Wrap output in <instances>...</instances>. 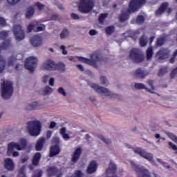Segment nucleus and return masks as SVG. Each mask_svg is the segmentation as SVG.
Wrapping results in <instances>:
<instances>
[{
  "label": "nucleus",
  "mask_w": 177,
  "mask_h": 177,
  "mask_svg": "<svg viewBox=\"0 0 177 177\" xmlns=\"http://www.w3.org/2000/svg\"><path fill=\"white\" fill-rule=\"evenodd\" d=\"M1 92L3 99H9L13 95V84L10 82L3 81L1 84Z\"/></svg>",
  "instance_id": "1"
},
{
  "label": "nucleus",
  "mask_w": 177,
  "mask_h": 177,
  "mask_svg": "<svg viewBox=\"0 0 177 177\" xmlns=\"http://www.w3.org/2000/svg\"><path fill=\"white\" fill-rule=\"evenodd\" d=\"M28 131L30 136H38L41 133V122L38 120L30 121L27 123Z\"/></svg>",
  "instance_id": "2"
},
{
  "label": "nucleus",
  "mask_w": 177,
  "mask_h": 177,
  "mask_svg": "<svg viewBox=\"0 0 177 177\" xmlns=\"http://www.w3.org/2000/svg\"><path fill=\"white\" fill-rule=\"evenodd\" d=\"M129 59L133 63H142L145 60V55L139 48H131L129 51Z\"/></svg>",
  "instance_id": "3"
},
{
  "label": "nucleus",
  "mask_w": 177,
  "mask_h": 177,
  "mask_svg": "<svg viewBox=\"0 0 177 177\" xmlns=\"http://www.w3.org/2000/svg\"><path fill=\"white\" fill-rule=\"evenodd\" d=\"M94 7L93 0H80L78 9L80 13H89Z\"/></svg>",
  "instance_id": "4"
},
{
  "label": "nucleus",
  "mask_w": 177,
  "mask_h": 177,
  "mask_svg": "<svg viewBox=\"0 0 177 177\" xmlns=\"http://www.w3.org/2000/svg\"><path fill=\"white\" fill-rule=\"evenodd\" d=\"M27 147V140L25 138H20L19 143L17 142H10L8 144V153H12L16 150H25Z\"/></svg>",
  "instance_id": "5"
},
{
  "label": "nucleus",
  "mask_w": 177,
  "mask_h": 177,
  "mask_svg": "<svg viewBox=\"0 0 177 177\" xmlns=\"http://www.w3.org/2000/svg\"><path fill=\"white\" fill-rule=\"evenodd\" d=\"M146 1L147 0H131L128 9L129 13H133V12L139 10V9L146 3Z\"/></svg>",
  "instance_id": "6"
},
{
  "label": "nucleus",
  "mask_w": 177,
  "mask_h": 177,
  "mask_svg": "<svg viewBox=\"0 0 177 177\" xmlns=\"http://www.w3.org/2000/svg\"><path fill=\"white\" fill-rule=\"evenodd\" d=\"M38 59L35 57H29L25 61V68L28 70L30 73H32L35 71V67H37V63Z\"/></svg>",
  "instance_id": "7"
},
{
  "label": "nucleus",
  "mask_w": 177,
  "mask_h": 177,
  "mask_svg": "<svg viewBox=\"0 0 177 177\" xmlns=\"http://www.w3.org/2000/svg\"><path fill=\"white\" fill-rule=\"evenodd\" d=\"M131 168L135 172H138V177H150V172L147 169H145L143 167L136 165L135 163L131 162Z\"/></svg>",
  "instance_id": "8"
},
{
  "label": "nucleus",
  "mask_w": 177,
  "mask_h": 177,
  "mask_svg": "<svg viewBox=\"0 0 177 177\" xmlns=\"http://www.w3.org/2000/svg\"><path fill=\"white\" fill-rule=\"evenodd\" d=\"M13 34L15 37L16 41H23L26 38V33L23 30L21 25L17 24L13 27Z\"/></svg>",
  "instance_id": "9"
},
{
  "label": "nucleus",
  "mask_w": 177,
  "mask_h": 177,
  "mask_svg": "<svg viewBox=\"0 0 177 177\" xmlns=\"http://www.w3.org/2000/svg\"><path fill=\"white\" fill-rule=\"evenodd\" d=\"M91 88L95 91L97 93H100V95H103L104 96H116L115 94L112 93L109 89L103 87V86H98L96 84H92L91 85Z\"/></svg>",
  "instance_id": "10"
},
{
  "label": "nucleus",
  "mask_w": 177,
  "mask_h": 177,
  "mask_svg": "<svg viewBox=\"0 0 177 177\" xmlns=\"http://www.w3.org/2000/svg\"><path fill=\"white\" fill-rule=\"evenodd\" d=\"M90 57L91 59L84 57H79L78 60H80V62H82V63H85L86 64H89V66H95L96 65L97 62H100L99 55L96 54L91 55Z\"/></svg>",
  "instance_id": "11"
},
{
  "label": "nucleus",
  "mask_w": 177,
  "mask_h": 177,
  "mask_svg": "<svg viewBox=\"0 0 177 177\" xmlns=\"http://www.w3.org/2000/svg\"><path fill=\"white\" fill-rule=\"evenodd\" d=\"M147 84L149 85L151 89L146 87V86L142 83H136L134 88H136V89H145V91L149 93H154V92H153V91L156 89V87H154V82L153 80H147Z\"/></svg>",
  "instance_id": "12"
},
{
  "label": "nucleus",
  "mask_w": 177,
  "mask_h": 177,
  "mask_svg": "<svg viewBox=\"0 0 177 177\" xmlns=\"http://www.w3.org/2000/svg\"><path fill=\"white\" fill-rule=\"evenodd\" d=\"M133 151L136 153V154H139V156L143 157V158H145V160H147L148 161H153V154L147 153L142 148L137 147L134 149Z\"/></svg>",
  "instance_id": "13"
},
{
  "label": "nucleus",
  "mask_w": 177,
  "mask_h": 177,
  "mask_svg": "<svg viewBox=\"0 0 177 177\" xmlns=\"http://www.w3.org/2000/svg\"><path fill=\"white\" fill-rule=\"evenodd\" d=\"M156 56L159 60H165V59H167L168 56H169V50L167 48H160L156 53Z\"/></svg>",
  "instance_id": "14"
},
{
  "label": "nucleus",
  "mask_w": 177,
  "mask_h": 177,
  "mask_svg": "<svg viewBox=\"0 0 177 177\" xmlns=\"http://www.w3.org/2000/svg\"><path fill=\"white\" fill-rule=\"evenodd\" d=\"M149 75V72L146 70L142 69V68H139L136 69L133 73V76L136 78H140L143 80V78H146V76Z\"/></svg>",
  "instance_id": "15"
},
{
  "label": "nucleus",
  "mask_w": 177,
  "mask_h": 177,
  "mask_svg": "<svg viewBox=\"0 0 177 177\" xmlns=\"http://www.w3.org/2000/svg\"><path fill=\"white\" fill-rule=\"evenodd\" d=\"M4 168L10 172L15 171V162H13V160L6 158L4 160Z\"/></svg>",
  "instance_id": "16"
},
{
  "label": "nucleus",
  "mask_w": 177,
  "mask_h": 177,
  "mask_svg": "<svg viewBox=\"0 0 177 177\" xmlns=\"http://www.w3.org/2000/svg\"><path fill=\"white\" fill-rule=\"evenodd\" d=\"M97 171V163L95 160H91L87 167L86 174H95Z\"/></svg>",
  "instance_id": "17"
},
{
  "label": "nucleus",
  "mask_w": 177,
  "mask_h": 177,
  "mask_svg": "<svg viewBox=\"0 0 177 177\" xmlns=\"http://www.w3.org/2000/svg\"><path fill=\"white\" fill-rule=\"evenodd\" d=\"M81 154H82V149H81V147H77L72 155L71 162L75 164V162L80 160Z\"/></svg>",
  "instance_id": "18"
},
{
  "label": "nucleus",
  "mask_w": 177,
  "mask_h": 177,
  "mask_svg": "<svg viewBox=\"0 0 177 177\" xmlns=\"http://www.w3.org/2000/svg\"><path fill=\"white\" fill-rule=\"evenodd\" d=\"M31 45L32 46H40L42 45V38L39 35H35L30 39Z\"/></svg>",
  "instance_id": "19"
},
{
  "label": "nucleus",
  "mask_w": 177,
  "mask_h": 177,
  "mask_svg": "<svg viewBox=\"0 0 177 177\" xmlns=\"http://www.w3.org/2000/svg\"><path fill=\"white\" fill-rule=\"evenodd\" d=\"M60 153V147L58 145H53L50 147L49 157H55Z\"/></svg>",
  "instance_id": "20"
},
{
  "label": "nucleus",
  "mask_w": 177,
  "mask_h": 177,
  "mask_svg": "<svg viewBox=\"0 0 177 177\" xmlns=\"http://www.w3.org/2000/svg\"><path fill=\"white\" fill-rule=\"evenodd\" d=\"M168 3L165 2L162 3L160 7L158 8V9L156 11L155 14L156 16H161V15H162V13H164V12H165V10H167V9H168Z\"/></svg>",
  "instance_id": "21"
},
{
  "label": "nucleus",
  "mask_w": 177,
  "mask_h": 177,
  "mask_svg": "<svg viewBox=\"0 0 177 177\" xmlns=\"http://www.w3.org/2000/svg\"><path fill=\"white\" fill-rule=\"evenodd\" d=\"M56 63L54 61L48 60L43 64L45 70H49L50 71H55V66Z\"/></svg>",
  "instance_id": "22"
},
{
  "label": "nucleus",
  "mask_w": 177,
  "mask_h": 177,
  "mask_svg": "<svg viewBox=\"0 0 177 177\" xmlns=\"http://www.w3.org/2000/svg\"><path fill=\"white\" fill-rule=\"evenodd\" d=\"M41 157H42V156L41 155V153L37 152L35 153L32 159V165L34 167H38L39 165V161H41Z\"/></svg>",
  "instance_id": "23"
},
{
  "label": "nucleus",
  "mask_w": 177,
  "mask_h": 177,
  "mask_svg": "<svg viewBox=\"0 0 177 177\" xmlns=\"http://www.w3.org/2000/svg\"><path fill=\"white\" fill-rule=\"evenodd\" d=\"M44 145H45V138H39L35 145V150L37 151H41V150H42L44 147Z\"/></svg>",
  "instance_id": "24"
},
{
  "label": "nucleus",
  "mask_w": 177,
  "mask_h": 177,
  "mask_svg": "<svg viewBox=\"0 0 177 177\" xmlns=\"http://www.w3.org/2000/svg\"><path fill=\"white\" fill-rule=\"evenodd\" d=\"M46 172L48 176H55V175L59 172V169L55 166H50L47 169Z\"/></svg>",
  "instance_id": "25"
},
{
  "label": "nucleus",
  "mask_w": 177,
  "mask_h": 177,
  "mask_svg": "<svg viewBox=\"0 0 177 177\" xmlns=\"http://www.w3.org/2000/svg\"><path fill=\"white\" fill-rule=\"evenodd\" d=\"M127 34H129L128 37L129 38H132V39L136 41L140 32L138 30H128Z\"/></svg>",
  "instance_id": "26"
},
{
  "label": "nucleus",
  "mask_w": 177,
  "mask_h": 177,
  "mask_svg": "<svg viewBox=\"0 0 177 177\" xmlns=\"http://www.w3.org/2000/svg\"><path fill=\"white\" fill-rule=\"evenodd\" d=\"M106 174H109V172L111 174H115V172H117V165L113 162H111L109 168L106 170Z\"/></svg>",
  "instance_id": "27"
},
{
  "label": "nucleus",
  "mask_w": 177,
  "mask_h": 177,
  "mask_svg": "<svg viewBox=\"0 0 177 177\" xmlns=\"http://www.w3.org/2000/svg\"><path fill=\"white\" fill-rule=\"evenodd\" d=\"M35 13V10H34V8L32 7H29L27 9V11L26 12V19H31L32 16H34V14Z\"/></svg>",
  "instance_id": "28"
},
{
  "label": "nucleus",
  "mask_w": 177,
  "mask_h": 177,
  "mask_svg": "<svg viewBox=\"0 0 177 177\" xmlns=\"http://www.w3.org/2000/svg\"><path fill=\"white\" fill-rule=\"evenodd\" d=\"M153 53L154 51L153 50V47H149L146 51L147 60H151Z\"/></svg>",
  "instance_id": "29"
},
{
  "label": "nucleus",
  "mask_w": 177,
  "mask_h": 177,
  "mask_svg": "<svg viewBox=\"0 0 177 177\" xmlns=\"http://www.w3.org/2000/svg\"><path fill=\"white\" fill-rule=\"evenodd\" d=\"M167 41V37H160L157 38L156 40V46H162L164 44H165Z\"/></svg>",
  "instance_id": "30"
},
{
  "label": "nucleus",
  "mask_w": 177,
  "mask_h": 177,
  "mask_svg": "<svg viewBox=\"0 0 177 177\" xmlns=\"http://www.w3.org/2000/svg\"><path fill=\"white\" fill-rule=\"evenodd\" d=\"M129 19V14L128 12H122V14L119 17V20L120 23H124V21H127Z\"/></svg>",
  "instance_id": "31"
},
{
  "label": "nucleus",
  "mask_w": 177,
  "mask_h": 177,
  "mask_svg": "<svg viewBox=\"0 0 177 177\" xmlns=\"http://www.w3.org/2000/svg\"><path fill=\"white\" fill-rule=\"evenodd\" d=\"M56 70L58 71H64V70H66V65L63 63L55 64L54 71H56Z\"/></svg>",
  "instance_id": "32"
},
{
  "label": "nucleus",
  "mask_w": 177,
  "mask_h": 177,
  "mask_svg": "<svg viewBox=\"0 0 177 177\" xmlns=\"http://www.w3.org/2000/svg\"><path fill=\"white\" fill-rule=\"evenodd\" d=\"M66 132H67V129H66V127H62L59 130V133H60V135H62V136L64 139H66V140L70 139V136H68V134L66 133Z\"/></svg>",
  "instance_id": "33"
},
{
  "label": "nucleus",
  "mask_w": 177,
  "mask_h": 177,
  "mask_svg": "<svg viewBox=\"0 0 177 177\" xmlns=\"http://www.w3.org/2000/svg\"><path fill=\"white\" fill-rule=\"evenodd\" d=\"M5 67H6V61L3 57H0V74L3 72Z\"/></svg>",
  "instance_id": "34"
},
{
  "label": "nucleus",
  "mask_w": 177,
  "mask_h": 177,
  "mask_svg": "<svg viewBox=\"0 0 177 177\" xmlns=\"http://www.w3.org/2000/svg\"><path fill=\"white\" fill-rule=\"evenodd\" d=\"M147 45V39L145 35L141 36L140 38V46L142 48L146 46Z\"/></svg>",
  "instance_id": "35"
},
{
  "label": "nucleus",
  "mask_w": 177,
  "mask_h": 177,
  "mask_svg": "<svg viewBox=\"0 0 177 177\" xmlns=\"http://www.w3.org/2000/svg\"><path fill=\"white\" fill-rule=\"evenodd\" d=\"M109 16V14L107 13H102L100 14L99 18H98V21L100 24H103L104 23V20H106V17Z\"/></svg>",
  "instance_id": "36"
},
{
  "label": "nucleus",
  "mask_w": 177,
  "mask_h": 177,
  "mask_svg": "<svg viewBox=\"0 0 177 177\" xmlns=\"http://www.w3.org/2000/svg\"><path fill=\"white\" fill-rule=\"evenodd\" d=\"M114 30L113 26H108L105 28V32L107 35H111L114 32Z\"/></svg>",
  "instance_id": "37"
},
{
  "label": "nucleus",
  "mask_w": 177,
  "mask_h": 177,
  "mask_svg": "<svg viewBox=\"0 0 177 177\" xmlns=\"http://www.w3.org/2000/svg\"><path fill=\"white\" fill-rule=\"evenodd\" d=\"M67 37H68V30L64 28L60 33V38L63 39L64 38H67Z\"/></svg>",
  "instance_id": "38"
},
{
  "label": "nucleus",
  "mask_w": 177,
  "mask_h": 177,
  "mask_svg": "<svg viewBox=\"0 0 177 177\" xmlns=\"http://www.w3.org/2000/svg\"><path fill=\"white\" fill-rule=\"evenodd\" d=\"M37 109H38V102H35L29 105L27 110H37Z\"/></svg>",
  "instance_id": "39"
},
{
  "label": "nucleus",
  "mask_w": 177,
  "mask_h": 177,
  "mask_svg": "<svg viewBox=\"0 0 177 177\" xmlns=\"http://www.w3.org/2000/svg\"><path fill=\"white\" fill-rule=\"evenodd\" d=\"M137 24H143L145 23V17L143 15H138L136 18Z\"/></svg>",
  "instance_id": "40"
},
{
  "label": "nucleus",
  "mask_w": 177,
  "mask_h": 177,
  "mask_svg": "<svg viewBox=\"0 0 177 177\" xmlns=\"http://www.w3.org/2000/svg\"><path fill=\"white\" fill-rule=\"evenodd\" d=\"M168 73V68H162L158 71V77H162L165 74H167Z\"/></svg>",
  "instance_id": "41"
},
{
  "label": "nucleus",
  "mask_w": 177,
  "mask_h": 177,
  "mask_svg": "<svg viewBox=\"0 0 177 177\" xmlns=\"http://www.w3.org/2000/svg\"><path fill=\"white\" fill-rule=\"evenodd\" d=\"M8 34L9 31L6 32L5 30H3L2 32H0V39H6V38H8Z\"/></svg>",
  "instance_id": "42"
},
{
  "label": "nucleus",
  "mask_w": 177,
  "mask_h": 177,
  "mask_svg": "<svg viewBox=\"0 0 177 177\" xmlns=\"http://www.w3.org/2000/svg\"><path fill=\"white\" fill-rule=\"evenodd\" d=\"M84 176V173L81 170H75L71 177H82Z\"/></svg>",
  "instance_id": "43"
},
{
  "label": "nucleus",
  "mask_w": 177,
  "mask_h": 177,
  "mask_svg": "<svg viewBox=\"0 0 177 177\" xmlns=\"http://www.w3.org/2000/svg\"><path fill=\"white\" fill-rule=\"evenodd\" d=\"M15 62H16V58L15 57H10L8 61V66H13V63H15Z\"/></svg>",
  "instance_id": "44"
},
{
  "label": "nucleus",
  "mask_w": 177,
  "mask_h": 177,
  "mask_svg": "<svg viewBox=\"0 0 177 177\" xmlns=\"http://www.w3.org/2000/svg\"><path fill=\"white\" fill-rule=\"evenodd\" d=\"M35 6L39 10H44L45 9V5L40 3L39 2L35 3Z\"/></svg>",
  "instance_id": "45"
},
{
  "label": "nucleus",
  "mask_w": 177,
  "mask_h": 177,
  "mask_svg": "<svg viewBox=\"0 0 177 177\" xmlns=\"http://www.w3.org/2000/svg\"><path fill=\"white\" fill-rule=\"evenodd\" d=\"M169 146L171 149H172V150H174V154H177V146L171 142H169Z\"/></svg>",
  "instance_id": "46"
},
{
  "label": "nucleus",
  "mask_w": 177,
  "mask_h": 177,
  "mask_svg": "<svg viewBox=\"0 0 177 177\" xmlns=\"http://www.w3.org/2000/svg\"><path fill=\"white\" fill-rule=\"evenodd\" d=\"M46 27L44 24H41L40 26H37L36 30H35V32H39L41 31H44Z\"/></svg>",
  "instance_id": "47"
},
{
  "label": "nucleus",
  "mask_w": 177,
  "mask_h": 177,
  "mask_svg": "<svg viewBox=\"0 0 177 177\" xmlns=\"http://www.w3.org/2000/svg\"><path fill=\"white\" fill-rule=\"evenodd\" d=\"M43 92L44 95H48V93H51V92H53V90L50 86H46Z\"/></svg>",
  "instance_id": "48"
},
{
  "label": "nucleus",
  "mask_w": 177,
  "mask_h": 177,
  "mask_svg": "<svg viewBox=\"0 0 177 177\" xmlns=\"http://www.w3.org/2000/svg\"><path fill=\"white\" fill-rule=\"evenodd\" d=\"M6 26V19L3 17H0V26L5 27Z\"/></svg>",
  "instance_id": "49"
},
{
  "label": "nucleus",
  "mask_w": 177,
  "mask_h": 177,
  "mask_svg": "<svg viewBox=\"0 0 177 177\" xmlns=\"http://www.w3.org/2000/svg\"><path fill=\"white\" fill-rule=\"evenodd\" d=\"M35 28V25L32 24H29L27 27L28 32H31Z\"/></svg>",
  "instance_id": "50"
},
{
  "label": "nucleus",
  "mask_w": 177,
  "mask_h": 177,
  "mask_svg": "<svg viewBox=\"0 0 177 177\" xmlns=\"http://www.w3.org/2000/svg\"><path fill=\"white\" fill-rule=\"evenodd\" d=\"M7 2L9 5H16L20 2V0H7Z\"/></svg>",
  "instance_id": "51"
},
{
  "label": "nucleus",
  "mask_w": 177,
  "mask_h": 177,
  "mask_svg": "<svg viewBox=\"0 0 177 177\" xmlns=\"http://www.w3.org/2000/svg\"><path fill=\"white\" fill-rule=\"evenodd\" d=\"M169 138L175 142V143H177V136L174 135L172 133H169Z\"/></svg>",
  "instance_id": "52"
},
{
  "label": "nucleus",
  "mask_w": 177,
  "mask_h": 177,
  "mask_svg": "<svg viewBox=\"0 0 177 177\" xmlns=\"http://www.w3.org/2000/svg\"><path fill=\"white\" fill-rule=\"evenodd\" d=\"M58 93H60L64 96H66L67 95V93L64 91V88H63V87H60L59 88H58Z\"/></svg>",
  "instance_id": "53"
},
{
  "label": "nucleus",
  "mask_w": 177,
  "mask_h": 177,
  "mask_svg": "<svg viewBox=\"0 0 177 177\" xmlns=\"http://www.w3.org/2000/svg\"><path fill=\"white\" fill-rule=\"evenodd\" d=\"M100 82L102 85L107 84V79L104 76L100 77Z\"/></svg>",
  "instance_id": "54"
},
{
  "label": "nucleus",
  "mask_w": 177,
  "mask_h": 177,
  "mask_svg": "<svg viewBox=\"0 0 177 177\" xmlns=\"http://www.w3.org/2000/svg\"><path fill=\"white\" fill-rule=\"evenodd\" d=\"M71 16L73 20H80V16L75 13H72Z\"/></svg>",
  "instance_id": "55"
},
{
  "label": "nucleus",
  "mask_w": 177,
  "mask_h": 177,
  "mask_svg": "<svg viewBox=\"0 0 177 177\" xmlns=\"http://www.w3.org/2000/svg\"><path fill=\"white\" fill-rule=\"evenodd\" d=\"M102 140L106 145H110V143H111V140L110 139L104 138V137L102 138Z\"/></svg>",
  "instance_id": "56"
},
{
  "label": "nucleus",
  "mask_w": 177,
  "mask_h": 177,
  "mask_svg": "<svg viewBox=\"0 0 177 177\" xmlns=\"http://www.w3.org/2000/svg\"><path fill=\"white\" fill-rule=\"evenodd\" d=\"M60 49H61V50H62V54L67 55V50H66V46L62 45L60 46Z\"/></svg>",
  "instance_id": "57"
},
{
  "label": "nucleus",
  "mask_w": 177,
  "mask_h": 177,
  "mask_svg": "<svg viewBox=\"0 0 177 177\" xmlns=\"http://www.w3.org/2000/svg\"><path fill=\"white\" fill-rule=\"evenodd\" d=\"M55 127H56V122L55 121L50 122V127H49L50 129H53V128H55Z\"/></svg>",
  "instance_id": "58"
},
{
  "label": "nucleus",
  "mask_w": 177,
  "mask_h": 177,
  "mask_svg": "<svg viewBox=\"0 0 177 177\" xmlns=\"http://www.w3.org/2000/svg\"><path fill=\"white\" fill-rule=\"evenodd\" d=\"M49 85L51 86H53L55 85V79L53 77H51L49 80Z\"/></svg>",
  "instance_id": "59"
},
{
  "label": "nucleus",
  "mask_w": 177,
  "mask_h": 177,
  "mask_svg": "<svg viewBox=\"0 0 177 177\" xmlns=\"http://www.w3.org/2000/svg\"><path fill=\"white\" fill-rule=\"evenodd\" d=\"M90 35H96L97 34V32H96L95 30H91L88 32Z\"/></svg>",
  "instance_id": "60"
},
{
  "label": "nucleus",
  "mask_w": 177,
  "mask_h": 177,
  "mask_svg": "<svg viewBox=\"0 0 177 177\" xmlns=\"http://www.w3.org/2000/svg\"><path fill=\"white\" fill-rule=\"evenodd\" d=\"M50 136H52V131H48L46 132V138L47 139H50Z\"/></svg>",
  "instance_id": "61"
},
{
  "label": "nucleus",
  "mask_w": 177,
  "mask_h": 177,
  "mask_svg": "<svg viewBox=\"0 0 177 177\" xmlns=\"http://www.w3.org/2000/svg\"><path fill=\"white\" fill-rule=\"evenodd\" d=\"M48 80H49V76L48 75H45L44 77H43V82L44 84H46V82H48Z\"/></svg>",
  "instance_id": "62"
},
{
  "label": "nucleus",
  "mask_w": 177,
  "mask_h": 177,
  "mask_svg": "<svg viewBox=\"0 0 177 177\" xmlns=\"http://www.w3.org/2000/svg\"><path fill=\"white\" fill-rule=\"evenodd\" d=\"M9 153H12V157H17L19 156V152L17 151H12V152H8V154H9Z\"/></svg>",
  "instance_id": "63"
},
{
  "label": "nucleus",
  "mask_w": 177,
  "mask_h": 177,
  "mask_svg": "<svg viewBox=\"0 0 177 177\" xmlns=\"http://www.w3.org/2000/svg\"><path fill=\"white\" fill-rule=\"evenodd\" d=\"M77 67L80 71H84V66L81 64H77Z\"/></svg>",
  "instance_id": "64"
}]
</instances>
